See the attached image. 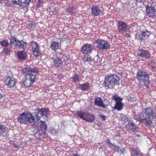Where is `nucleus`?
I'll return each instance as SVG.
<instances>
[{"label":"nucleus","mask_w":156,"mask_h":156,"mask_svg":"<svg viewBox=\"0 0 156 156\" xmlns=\"http://www.w3.org/2000/svg\"><path fill=\"white\" fill-rule=\"evenodd\" d=\"M17 120L21 124L30 125L34 122V116L30 112H23L18 116Z\"/></svg>","instance_id":"1"},{"label":"nucleus","mask_w":156,"mask_h":156,"mask_svg":"<svg viewBox=\"0 0 156 156\" xmlns=\"http://www.w3.org/2000/svg\"><path fill=\"white\" fill-rule=\"evenodd\" d=\"M119 77L116 75L110 74L105 77L103 85L108 88H113L115 85L119 84Z\"/></svg>","instance_id":"2"},{"label":"nucleus","mask_w":156,"mask_h":156,"mask_svg":"<svg viewBox=\"0 0 156 156\" xmlns=\"http://www.w3.org/2000/svg\"><path fill=\"white\" fill-rule=\"evenodd\" d=\"M143 115L145 120V124L148 127H151L152 126L153 119L156 116L154 112L151 108H147L145 109Z\"/></svg>","instance_id":"3"},{"label":"nucleus","mask_w":156,"mask_h":156,"mask_svg":"<svg viewBox=\"0 0 156 156\" xmlns=\"http://www.w3.org/2000/svg\"><path fill=\"white\" fill-rule=\"evenodd\" d=\"M136 77L140 82H143L145 86L147 88H148L150 82L149 75L146 72L143 70L138 71L136 73Z\"/></svg>","instance_id":"4"},{"label":"nucleus","mask_w":156,"mask_h":156,"mask_svg":"<svg viewBox=\"0 0 156 156\" xmlns=\"http://www.w3.org/2000/svg\"><path fill=\"white\" fill-rule=\"evenodd\" d=\"M76 115L80 119L88 122H93L95 120V116L87 111H77Z\"/></svg>","instance_id":"5"},{"label":"nucleus","mask_w":156,"mask_h":156,"mask_svg":"<svg viewBox=\"0 0 156 156\" xmlns=\"http://www.w3.org/2000/svg\"><path fill=\"white\" fill-rule=\"evenodd\" d=\"M67 57L65 55L59 52H56L53 55V60L54 64L56 67H60L62 64L65 59H67Z\"/></svg>","instance_id":"6"},{"label":"nucleus","mask_w":156,"mask_h":156,"mask_svg":"<svg viewBox=\"0 0 156 156\" xmlns=\"http://www.w3.org/2000/svg\"><path fill=\"white\" fill-rule=\"evenodd\" d=\"M10 45L11 46H13L15 48L20 49H24L27 46V44L23 41H19L16 37H12L10 40Z\"/></svg>","instance_id":"7"},{"label":"nucleus","mask_w":156,"mask_h":156,"mask_svg":"<svg viewBox=\"0 0 156 156\" xmlns=\"http://www.w3.org/2000/svg\"><path fill=\"white\" fill-rule=\"evenodd\" d=\"M36 77L35 75H32L30 77H25L21 81L22 84L26 87H28L32 86L34 83L36 82Z\"/></svg>","instance_id":"8"},{"label":"nucleus","mask_w":156,"mask_h":156,"mask_svg":"<svg viewBox=\"0 0 156 156\" xmlns=\"http://www.w3.org/2000/svg\"><path fill=\"white\" fill-rule=\"evenodd\" d=\"M23 72L25 77L27 78L32 75H34L32 73H38L39 70L37 68H31L30 66H28L23 69Z\"/></svg>","instance_id":"9"},{"label":"nucleus","mask_w":156,"mask_h":156,"mask_svg":"<svg viewBox=\"0 0 156 156\" xmlns=\"http://www.w3.org/2000/svg\"><path fill=\"white\" fill-rule=\"evenodd\" d=\"M95 42L97 44V48L100 50H107L110 48L109 44L106 41L101 39H98Z\"/></svg>","instance_id":"10"},{"label":"nucleus","mask_w":156,"mask_h":156,"mask_svg":"<svg viewBox=\"0 0 156 156\" xmlns=\"http://www.w3.org/2000/svg\"><path fill=\"white\" fill-rule=\"evenodd\" d=\"M31 0H25L23 2H21L22 0H12V2L15 5H18L25 10H27L29 6L30 2Z\"/></svg>","instance_id":"11"},{"label":"nucleus","mask_w":156,"mask_h":156,"mask_svg":"<svg viewBox=\"0 0 156 156\" xmlns=\"http://www.w3.org/2000/svg\"><path fill=\"white\" fill-rule=\"evenodd\" d=\"M93 50V46L90 44H84L81 48V52L84 54L87 55L91 53Z\"/></svg>","instance_id":"12"},{"label":"nucleus","mask_w":156,"mask_h":156,"mask_svg":"<svg viewBox=\"0 0 156 156\" xmlns=\"http://www.w3.org/2000/svg\"><path fill=\"white\" fill-rule=\"evenodd\" d=\"M32 51L34 56L37 57L40 55L41 51L39 49V46L36 42H33L32 43Z\"/></svg>","instance_id":"13"},{"label":"nucleus","mask_w":156,"mask_h":156,"mask_svg":"<svg viewBox=\"0 0 156 156\" xmlns=\"http://www.w3.org/2000/svg\"><path fill=\"white\" fill-rule=\"evenodd\" d=\"M5 82L8 88L13 87L16 83V79L13 77H7Z\"/></svg>","instance_id":"14"},{"label":"nucleus","mask_w":156,"mask_h":156,"mask_svg":"<svg viewBox=\"0 0 156 156\" xmlns=\"http://www.w3.org/2000/svg\"><path fill=\"white\" fill-rule=\"evenodd\" d=\"M146 13L147 16L150 17L156 16V10L154 6H147L146 7Z\"/></svg>","instance_id":"15"},{"label":"nucleus","mask_w":156,"mask_h":156,"mask_svg":"<svg viewBox=\"0 0 156 156\" xmlns=\"http://www.w3.org/2000/svg\"><path fill=\"white\" fill-rule=\"evenodd\" d=\"M139 55L142 58L149 59L151 56V54L148 50H145L142 49H139L138 51Z\"/></svg>","instance_id":"16"},{"label":"nucleus","mask_w":156,"mask_h":156,"mask_svg":"<svg viewBox=\"0 0 156 156\" xmlns=\"http://www.w3.org/2000/svg\"><path fill=\"white\" fill-rule=\"evenodd\" d=\"M34 113L35 114L34 117H35V119H37L38 121L41 119V117H42V108H37L33 110Z\"/></svg>","instance_id":"17"},{"label":"nucleus","mask_w":156,"mask_h":156,"mask_svg":"<svg viewBox=\"0 0 156 156\" xmlns=\"http://www.w3.org/2000/svg\"><path fill=\"white\" fill-rule=\"evenodd\" d=\"M118 29L119 32L122 33L126 30L127 27L126 23L121 21L119 22L118 23Z\"/></svg>","instance_id":"18"},{"label":"nucleus","mask_w":156,"mask_h":156,"mask_svg":"<svg viewBox=\"0 0 156 156\" xmlns=\"http://www.w3.org/2000/svg\"><path fill=\"white\" fill-rule=\"evenodd\" d=\"M56 4L54 3H52L47 9V10L49 12L50 15H56L57 13V11L55 9V5Z\"/></svg>","instance_id":"19"},{"label":"nucleus","mask_w":156,"mask_h":156,"mask_svg":"<svg viewBox=\"0 0 156 156\" xmlns=\"http://www.w3.org/2000/svg\"><path fill=\"white\" fill-rule=\"evenodd\" d=\"M92 13L95 16H98L101 13L102 11L100 10L99 6L96 5H93L91 8Z\"/></svg>","instance_id":"20"},{"label":"nucleus","mask_w":156,"mask_h":156,"mask_svg":"<svg viewBox=\"0 0 156 156\" xmlns=\"http://www.w3.org/2000/svg\"><path fill=\"white\" fill-rule=\"evenodd\" d=\"M94 103V104L97 106L103 108H106V106L104 104L103 101L101 98H95Z\"/></svg>","instance_id":"21"},{"label":"nucleus","mask_w":156,"mask_h":156,"mask_svg":"<svg viewBox=\"0 0 156 156\" xmlns=\"http://www.w3.org/2000/svg\"><path fill=\"white\" fill-rule=\"evenodd\" d=\"M134 118L137 121H139L140 122L145 124V120L144 119L143 114L142 113H140L137 115H134Z\"/></svg>","instance_id":"22"},{"label":"nucleus","mask_w":156,"mask_h":156,"mask_svg":"<svg viewBox=\"0 0 156 156\" xmlns=\"http://www.w3.org/2000/svg\"><path fill=\"white\" fill-rule=\"evenodd\" d=\"M131 156H143V154L139 150L135 148H132L130 150Z\"/></svg>","instance_id":"23"},{"label":"nucleus","mask_w":156,"mask_h":156,"mask_svg":"<svg viewBox=\"0 0 156 156\" xmlns=\"http://www.w3.org/2000/svg\"><path fill=\"white\" fill-rule=\"evenodd\" d=\"M127 126L133 131H136L137 127L135 124L131 121L129 120Z\"/></svg>","instance_id":"24"},{"label":"nucleus","mask_w":156,"mask_h":156,"mask_svg":"<svg viewBox=\"0 0 156 156\" xmlns=\"http://www.w3.org/2000/svg\"><path fill=\"white\" fill-rule=\"evenodd\" d=\"M40 127L39 129H41L43 133L44 134L46 130L47 129V125H46L45 123L43 121H40Z\"/></svg>","instance_id":"25"},{"label":"nucleus","mask_w":156,"mask_h":156,"mask_svg":"<svg viewBox=\"0 0 156 156\" xmlns=\"http://www.w3.org/2000/svg\"><path fill=\"white\" fill-rule=\"evenodd\" d=\"M151 34L150 31L147 30H143L141 33V35L142 38L143 39H145L147 38Z\"/></svg>","instance_id":"26"},{"label":"nucleus","mask_w":156,"mask_h":156,"mask_svg":"<svg viewBox=\"0 0 156 156\" xmlns=\"http://www.w3.org/2000/svg\"><path fill=\"white\" fill-rule=\"evenodd\" d=\"M17 55L19 58L21 60L25 59L27 57L26 54L23 51H19Z\"/></svg>","instance_id":"27"},{"label":"nucleus","mask_w":156,"mask_h":156,"mask_svg":"<svg viewBox=\"0 0 156 156\" xmlns=\"http://www.w3.org/2000/svg\"><path fill=\"white\" fill-rule=\"evenodd\" d=\"M123 104L122 102H116L114 107V108L118 111H121L123 108Z\"/></svg>","instance_id":"28"},{"label":"nucleus","mask_w":156,"mask_h":156,"mask_svg":"<svg viewBox=\"0 0 156 156\" xmlns=\"http://www.w3.org/2000/svg\"><path fill=\"white\" fill-rule=\"evenodd\" d=\"M59 45L58 42L53 41L51 44L50 48L52 50L55 51L58 48Z\"/></svg>","instance_id":"29"},{"label":"nucleus","mask_w":156,"mask_h":156,"mask_svg":"<svg viewBox=\"0 0 156 156\" xmlns=\"http://www.w3.org/2000/svg\"><path fill=\"white\" fill-rule=\"evenodd\" d=\"M0 44L2 47L6 48L9 45V43L8 40L4 39L0 41Z\"/></svg>","instance_id":"30"},{"label":"nucleus","mask_w":156,"mask_h":156,"mask_svg":"<svg viewBox=\"0 0 156 156\" xmlns=\"http://www.w3.org/2000/svg\"><path fill=\"white\" fill-rule=\"evenodd\" d=\"M112 98L114 99L116 103L117 102H121V101L123 100V98L116 94L114 95L112 97Z\"/></svg>","instance_id":"31"},{"label":"nucleus","mask_w":156,"mask_h":156,"mask_svg":"<svg viewBox=\"0 0 156 156\" xmlns=\"http://www.w3.org/2000/svg\"><path fill=\"white\" fill-rule=\"evenodd\" d=\"M81 90H88L90 88V86L87 83H83L80 85Z\"/></svg>","instance_id":"32"},{"label":"nucleus","mask_w":156,"mask_h":156,"mask_svg":"<svg viewBox=\"0 0 156 156\" xmlns=\"http://www.w3.org/2000/svg\"><path fill=\"white\" fill-rule=\"evenodd\" d=\"M72 79L73 81L75 83H77L79 81L80 79V76L77 74H74L73 76Z\"/></svg>","instance_id":"33"},{"label":"nucleus","mask_w":156,"mask_h":156,"mask_svg":"<svg viewBox=\"0 0 156 156\" xmlns=\"http://www.w3.org/2000/svg\"><path fill=\"white\" fill-rule=\"evenodd\" d=\"M42 113H43L42 114V116H44L47 118L49 113V109L48 108H42Z\"/></svg>","instance_id":"34"},{"label":"nucleus","mask_w":156,"mask_h":156,"mask_svg":"<svg viewBox=\"0 0 156 156\" xmlns=\"http://www.w3.org/2000/svg\"><path fill=\"white\" fill-rule=\"evenodd\" d=\"M7 130L8 128H7L5 126L3 125H0V133H5Z\"/></svg>","instance_id":"35"},{"label":"nucleus","mask_w":156,"mask_h":156,"mask_svg":"<svg viewBox=\"0 0 156 156\" xmlns=\"http://www.w3.org/2000/svg\"><path fill=\"white\" fill-rule=\"evenodd\" d=\"M3 52L5 55H8L10 54L11 51L9 48H5L3 49Z\"/></svg>","instance_id":"36"},{"label":"nucleus","mask_w":156,"mask_h":156,"mask_svg":"<svg viewBox=\"0 0 156 156\" xmlns=\"http://www.w3.org/2000/svg\"><path fill=\"white\" fill-rule=\"evenodd\" d=\"M47 0H38V2L37 4V7L39 8L41 6H42V5L46 2Z\"/></svg>","instance_id":"37"},{"label":"nucleus","mask_w":156,"mask_h":156,"mask_svg":"<svg viewBox=\"0 0 156 156\" xmlns=\"http://www.w3.org/2000/svg\"><path fill=\"white\" fill-rule=\"evenodd\" d=\"M83 61L85 62H92V59L90 57H84L83 58Z\"/></svg>","instance_id":"38"},{"label":"nucleus","mask_w":156,"mask_h":156,"mask_svg":"<svg viewBox=\"0 0 156 156\" xmlns=\"http://www.w3.org/2000/svg\"><path fill=\"white\" fill-rule=\"evenodd\" d=\"M121 120L122 121L123 123H125L127 122H128V117L126 116H124L121 118Z\"/></svg>","instance_id":"39"},{"label":"nucleus","mask_w":156,"mask_h":156,"mask_svg":"<svg viewBox=\"0 0 156 156\" xmlns=\"http://www.w3.org/2000/svg\"><path fill=\"white\" fill-rule=\"evenodd\" d=\"M106 141L107 142V144L109 145L110 148H112L114 144L110 142V140L109 139H107L106 140Z\"/></svg>","instance_id":"40"},{"label":"nucleus","mask_w":156,"mask_h":156,"mask_svg":"<svg viewBox=\"0 0 156 156\" xmlns=\"http://www.w3.org/2000/svg\"><path fill=\"white\" fill-rule=\"evenodd\" d=\"M112 148L114 151H117L118 152V151L120 150L121 148H120L119 147L114 145Z\"/></svg>","instance_id":"41"},{"label":"nucleus","mask_w":156,"mask_h":156,"mask_svg":"<svg viewBox=\"0 0 156 156\" xmlns=\"http://www.w3.org/2000/svg\"><path fill=\"white\" fill-rule=\"evenodd\" d=\"M75 8L73 6L69 7L68 8V10L71 14L74 13Z\"/></svg>","instance_id":"42"},{"label":"nucleus","mask_w":156,"mask_h":156,"mask_svg":"<svg viewBox=\"0 0 156 156\" xmlns=\"http://www.w3.org/2000/svg\"><path fill=\"white\" fill-rule=\"evenodd\" d=\"M126 150V147H123L122 148H121V149L120 151H118V153L120 154L123 153L125 152V151Z\"/></svg>","instance_id":"43"},{"label":"nucleus","mask_w":156,"mask_h":156,"mask_svg":"<svg viewBox=\"0 0 156 156\" xmlns=\"http://www.w3.org/2000/svg\"><path fill=\"white\" fill-rule=\"evenodd\" d=\"M35 119H34V122L33 123H32L31 124H33L34 123V124L33 125H32L31 127V128H32V129H35L36 128H37L38 127L37 126V125H36V123H35Z\"/></svg>","instance_id":"44"},{"label":"nucleus","mask_w":156,"mask_h":156,"mask_svg":"<svg viewBox=\"0 0 156 156\" xmlns=\"http://www.w3.org/2000/svg\"><path fill=\"white\" fill-rule=\"evenodd\" d=\"M36 136L37 137V139H40L41 138V135L39 133H37L36 134Z\"/></svg>","instance_id":"45"},{"label":"nucleus","mask_w":156,"mask_h":156,"mask_svg":"<svg viewBox=\"0 0 156 156\" xmlns=\"http://www.w3.org/2000/svg\"><path fill=\"white\" fill-rule=\"evenodd\" d=\"M126 37H130V34L129 33V31L128 30H126Z\"/></svg>","instance_id":"46"},{"label":"nucleus","mask_w":156,"mask_h":156,"mask_svg":"<svg viewBox=\"0 0 156 156\" xmlns=\"http://www.w3.org/2000/svg\"><path fill=\"white\" fill-rule=\"evenodd\" d=\"M100 117L103 121L105 120V115H100Z\"/></svg>","instance_id":"47"},{"label":"nucleus","mask_w":156,"mask_h":156,"mask_svg":"<svg viewBox=\"0 0 156 156\" xmlns=\"http://www.w3.org/2000/svg\"><path fill=\"white\" fill-rule=\"evenodd\" d=\"M29 27L30 28L34 29L35 27V26L34 24L30 23L29 25Z\"/></svg>","instance_id":"48"},{"label":"nucleus","mask_w":156,"mask_h":156,"mask_svg":"<svg viewBox=\"0 0 156 156\" xmlns=\"http://www.w3.org/2000/svg\"><path fill=\"white\" fill-rule=\"evenodd\" d=\"M120 135L119 132L118 131H116L115 132V137L119 136Z\"/></svg>","instance_id":"49"},{"label":"nucleus","mask_w":156,"mask_h":156,"mask_svg":"<svg viewBox=\"0 0 156 156\" xmlns=\"http://www.w3.org/2000/svg\"><path fill=\"white\" fill-rule=\"evenodd\" d=\"M145 0H138V1H136V2L137 3L141 2V3H143L145 2Z\"/></svg>","instance_id":"50"},{"label":"nucleus","mask_w":156,"mask_h":156,"mask_svg":"<svg viewBox=\"0 0 156 156\" xmlns=\"http://www.w3.org/2000/svg\"><path fill=\"white\" fill-rule=\"evenodd\" d=\"M3 97V95L0 92V99H1Z\"/></svg>","instance_id":"51"},{"label":"nucleus","mask_w":156,"mask_h":156,"mask_svg":"<svg viewBox=\"0 0 156 156\" xmlns=\"http://www.w3.org/2000/svg\"><path fill=\"white\" fill-rule=\"evenodd\" d=\"M71 156H79L77 154H73Z\"/></svg>","instance_id":"52"},{"label":"nucleus","mask_w":156,"mask_h":156,"mask_svg":"<svg viewBox=\"0 0 156 156\" xmlns=\"http://www.w3.org/2000/svg\"><path fill=\"white\" fill-rule=\"evenodd\" d=\"M2 0H0V4H2Z\"/></svg>","instance_id":"53"}]
</instances>
